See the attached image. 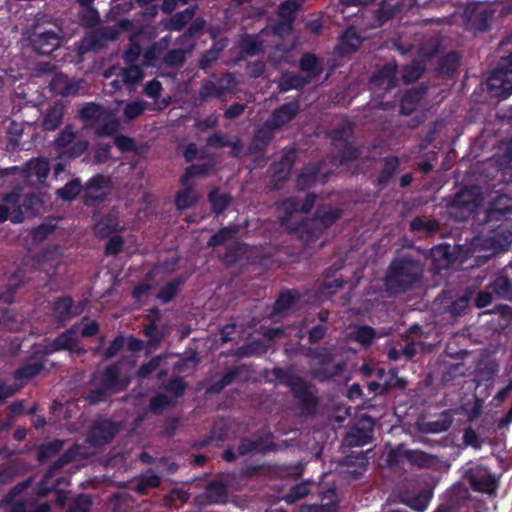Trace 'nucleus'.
<instances>
[{"instance_id":"864d4df0","label":"nucleus","mask_w":512,"mask_h":512,"mask_svg":"<svg viewBox=\"0 0 512 512\" xmlns=\"http://www.w3.org/2000/svg\"><path fill=\"white\" fill-rule=\"evenodd\" d=\"M341 49L345 53H352L359 49L361 39L352 29L346 30L340 38Z\"/></svg>"},{"instance_id":"bb28decb","label":"nucleus","mask_w":512,"mask_h":512,"mask_svg":"<svg viewBox=\"0 0 512 512\" xmlns=\"http://www.w3.org/2000/svg\"><path fill=\"white\" fill-rule=\"evenodd\" d=\"M273 139V130L266 128L257 129L248 145V154L264 153Z\"/></svg>"},{"instance_id":"393cba45","label":"nucleus","mask_w":512,"mask_h":512,"mask_svg":"<svg viewBox=\"0 0 512 512\" xmlns=\"http://www.w3.org/2000/svg\"><path fill=\"white\" fill-rule=\"evenodd\" d=\"M299 69L306 74L304 77L310 79L311 82L322 74L324 63L315 54L307 52L300 57Z\"/></svg>"},{"instance_id":"ddd939ff","label":"nucleus","mask_w":512,"mask_h":512,"mask_svg":"<svg viewBox=\"0 0 512 512\" xmlns=\"http://www.w3.org/2000/svg\"><path fill=\"white\" fill-rule=\"evenodd\" d=\"M300 104L298 100L284 103L274 109L270 117L265 121L266 128L273 131L291 122L299 113Z\"/></svg>"},{"instance_id":"052dcab7","label":"nucleus","mask_w":512,"mask_h":512,"mask_svg":"<svg viewBox=\"0 0 512 512\" xmlns=\"http://www.w3.org/2000/svg\"><path fill=\"white\" fill-rule=\"evenodd\" d=\"M310 493V484L308 482H302L296 484L290 488L287 494L284 496V500L288 504H293L298 500L306 497Z\"/></svg>"},{"instance_id":"774afa93","label":"nucleus","mask_w":512,"mask_h":512,"mask_svg":"<svg viewBox=\"0 0 512 512\" xmlns=\"http://www.w3.org/2000/svg\"><path fill=\"white\" fill-rule=\"evenodd\" d=\"M92 506L91 496L88 494H79L70 504L68 512H89Z\"/></svg>"},{"instance_id":"423d86ee","label":"nucleus","mask_w":512,"mask_h":512,"mask_svg":"<svg viewBox=\"0 0 512 512\" xmlns=\"http://www.w3.org/2000/svg\"><path fill=\"white\" fill-rule=\"evenodd\" d=\"M488 92L492 97L506 99L512 94V51L500 59L487 79Z\"/></svg>"},{"instance_id":"e2e57ef3","label":"nucleus","mask_w":512,"mask_h":512,"mask_svg":"<svg viewBox=\"0 0 512 512\" xmlns=\"http://www.w3.org/2000/svg\"><path fill=\"white\" fill-rule=\"evenodd\" d=\"M360 151L350 141L341 144V147L337 149V158L341 163L352 162L359 158Z\"/></svg>"},{"instance_id":"13d9d810","label":"nucleus","mask_w":512,"mask_h":512,"mask_svg":"<svg viewBox=\"0 0 512 512\" xmlns=\"http://www.w3.org/2000/svg\"><path fill=\"white\" fill-rule=\"evenodd\" d=\"M113 395L115 394L109 389L98 384L94 389L88 391L85 399L90 405H97L108 401Z\"/></svg>"},{"instance_id":"9b49d317","label":"nucleus","mask_w":512,"mask_h":512,"mask_svg":"<svg viewBox=\"0 0 512 512\" xmlns=\"http://www.w3.org/2000/svg\"><path fill=\"white\" fill-rule=\"evenodd\" d=\"M121 425L107 418L98 419L91 425L87 441L92 446H104L119 433Z\"/></svg>"},{"instance_id":"4be33fe9","label":"nucleus","mask_w":512,"mask_h":512,"mask_svg":"<svg viewBox=\"0 0 512 512\" xmlns=\"http://www.w3.org/2000/svg\"><path fill=\"white\" fill-rule=\"evenodd\" d=\"M343 463L348 468L347 473L350 474L353 479H358L365 473L367 469V452L352 451L351 453L345 456Z\"/></svg>"},{"instance_id":"58836bf2","label":"nucleus","mask_w":512,"mask_h":512,"mask_svg":"<svg viewBox=\"0 0 512 512\" xmlns=\"http://www.w3.org/2000/svg\"><path fill=\"white\" fill-rule=\"evenodd\" d=\"M227 92V88L222 85V80L216 82L204 80L198 92V99L201 103L205 102L210 97H221Z\"/></svg>"},{"instance_id":"0eeeda50","label":"nucleus","mask_w":512,"mask_h":512,"mask_svg":"<svg viewBox=\"0 0 512 512\" xmlns=\"http://www.w3.org/2000/svg\"><path fill=\"white\" fill-rule=\"evenodd\" d=\"M129 25L127 19L120 20L117 26H100L89 31L81 40L78 51L85 54L89 51L98 52L106 48L110 42L118 39L120 28H126Z\"/></svg>"},{"instance_id":"6ab92c4d","label":"nucleus","mask_w":512,"mask_h":512,"mask_svg":"<svg viewBox=\"0 0 512 512\" xmlns=\"http://www.w3.org/2000/svg\"><path fill=\"white\" fill-rule=\"evenodd\" d=\"M432 498V493L428 490H420L417 493L409 491H401L399 493V501L414 510L415 512H424Z\"/></svg>"},{"instance_id":"0e129e2a","label":"nucleus","mask_w":512,"mask_h":512,"mask_svg":"<svg viewBox=\"0 0 512 512\" xmlns=\"http://www.w3.org/2000/svg\"><path fill=\"white\" fill-rule=\"evenodd\" d=\"M28 172L35 175L39 182H43L49 175L50 169L48 163L44 160L35 159L27 163Z\"/></svg>"},{"instance_id":"473e14b6","label":"nucleus","mask_w":512,"mask_h":512,"mask_svg":"<svg viewBox=\"0 0 512 512\" xmlns=\"http://www.w3.org/2000/svg\"><path fill=\"white\" fill-rule=\"evenodd\" d=\"M64 106L56 102L49 106L42 119V128L45 131L56 130L63 122Z\"/></svg>"},{"instance_id":"f8f14e48","label":"nucleus","mask_w":512,"mask_h":512,"mask_svg":"<svg viewBox=\"0 0 512 512\" xmlns=\"http://www.w3.org/2000/svg\"><path fill=\"white\" fill-rule=\"evenodd\" d=\"M29 44L32 50L39 55H50L62 42L60 35L54 30H34L29 34Z\"/></svg>"},{"instance_id":"5fc2aeb1","label":"nucleus","mask_w":512,"mask_h":512,"mask_svg":"<svg viewBox=\"0 0 512 512\" xmlns=\"http://www.w3.org/2000/svg\"><path fill=\"white\" fill-rule=\"evenodd\" d=\"M376 333L373 327L368 325H361L356 327L353 332L352 338L354 341L361 344L363 347H369L375 339Z\"/></svg>"},{"instance_id":"8fccbe9b","label":"nucleus","mask_w":512,"mask_h":512,"mask_svg":"<svg viewBox=\"0 0 512 512\" xmlns=\"http://www.w3.org/2000/svg\"><path fill=\"white\" fill-rule=\"evenodd\" d=\"M439 229V223L434 219L425 220L422 217H415L410 221V231L413 233L425 232L433 234Z\"/></svg>"},{"instance_id":"20e7f679","label":"nucleus","mask_w":512,"mask_h":512,"mask_svg":"<svg viewBox=\"0 0 512 512\" xmlns=\"http://www.w3.org/2000/svg\"><path fill=\"white\" fill-rule=\"evenodd\" d=\"M397 65L395 63H386L377 70L370 79V87L375 95L374 107L381 110H390L394 107L391 101H383V93L391 91L397 87Z\"/></svg>"},{"instance_id":"c03bdc74","label":"nucleus","mask_w":512,"mask_h":512,"mask_svg":"<svg viewBox=\"0 0 512 512\" xmlns=\"http://www.w3.org/2000/svg\"><path fill=\"white\" fill-rule=\"evenodd\" d=\"M275 448V444L270 443L266 447H262V439H259L258 441L251 440L249 438H241L238 446H237V452L239 455L244 456L248 455L250 453L255 452H265L269 450H273Z\"/></svg>"},{"instance_id":"680f3d73","label":"nucleus","mask_w":512,"mask_h":512,"mask_svg":"<svg viewBox=\"0 0 512 512\" xmlns=\"http://www.w3.org/2000/svg\"><path fill=\"white\" fill-rule=\"evenodd\" d=\"M424 73V67L418 61L406 65L403 69V81L406 84H411L418 81Z\"/></svg>"},{"instance_id":"f257e3e1","label":"nucleus","mask_w":512,"mask_h":512,"mask_svg":"<svg viewBox=\"0 0 512 512\" xmlns=\"http://www.w3.org/2000/svg\"><path fill=\"white\" fill-rule=\"evenodd\" d=\"M422 276L421 262L411 255H403L390 262L383 284L389 294H402L419 282Z\"/></svg>"},{"instance_id":"7c9ffc66","label":"nucleus","mask_w":512,"mask_h":512,"mask_svg":"<svg viewBox=\"0 0 512 512\" xmlns=\"http://www.w3.org/2000/svg\"><path fill=\"white\" fill-rule=\"evenodd\" d=\"M309 83L310 79L297 73L286 71L282 73L278 81V90L281 93H286L293 89L302 90Z\"/></svg>"},{"instance_id":"2eb2a0df","label":"nucleus","mask_w":512,"mask_h":512,"mask_svg":"<svg viewBox=\"0 0 512 512\" xmlns=\"http://www.w3.org/2000/svg\"><path fill=\"white\" fill-rule=\"evenodd\" d=\"M78 327V324H74L60 333L50 344L42 348L44 354L49 355L59 351H73L75 344L78 342L76 337Z\"/></svg>"},{"instance_id":"f704fd0d","label":"nucleus","mask_w":512,"mask_h":512,"mask_svg":"<svg viewBox=\"0 0 512 512\" xmlns=\"http://www.w3.org/2000/svg\"><path fill=\"white\" fill-rule=\"evenodd\" d=\"M204 496L210 504H223L227 500V486L220 480L212 481L207 484Z\"/></svg>"},{"instance_id":"79ce46f5","label":"nucleus","mask_w":512,"mask_h":512,"mask_svg":"<svg viewBox=\"0 0 512 512\" xmlns=\"http://www.w3.org/2000/svg\"><path fill=\"white\" fill-rule=\"evenodd\" d=\"M239 232V226L236 224L228 225L220 228L207 241L208 247H218L234 238Z\"/></svg>"},{"instance_id":"6e6d98bb","label":"nucleus","mask_w":512,"mask_h":512,"mask_svg":"<svg viewBox=\"0 0 512 512\" xmlns=\"http://www.w3.org/2000/svg\"><path fill=\"white\" fill-rule=\"evenodd\" d=\"M185 61L186 55L184 50L181 48H174L169 50L162 58L163 64L171 68L182 67Z\"/></svg>"},{"instance_id":"72a5a7b5","label":"nucleus","mask_w":512,"mask_h":512,"mask_svg":"<svg viewBox=\"0 0 512 512\" xmlns=\"http://www.w3.org/2000/svg\"><path fill=\"white\" fill-rule=\"evenodd\" d=\"M207 199L215 216L223 214L232 203V196L229 193H220L218 187L208 192Z\"/></svg>"},{"instance_id":"c9c22d12","label":"nucleus","mask_w":512,"mask_h":512,"mask_svg":"<svg viewBox=\"0 0 512 512\" xmlns=\"http://www.w3.org/2000/svg\"><path fill=\"white\" fill-rule=\"evenodd\" d=\"M321 167L318 164L305 165L296 179V187L299 190H306L310 188L316 181Z\"/></svg>"},{"instance_id":"7ed1b4c3","label":"nucleus","mask_w":512,"mask_h":512,"mask_svg":"<svg viewBox=\"0 0 512 512\" xmlns=\"http://www.w3.org/2000/svg\"><path fill=\"white\" fill-rule=\"evenodd\" d=\"M447 201L450 214L458 221H466L480 206L483 197L479 186L463 187Z\"/></svg>"},{"instance_id":"37998d69","label":"nucleus","mask_w":512,"mask_h":512,"mask_svg":"<svg viewBox=\"0 0 512 512\" xmlns=\"http://www.w3.org/2000/svg\"><path fill=\"white\" fill-rule=\"evenodd\" d=\"M160 484V477L149 469L146 474L139 477L133 491L139 495H146L150 489L157 488Z\"/></svg>"},{"instance_id":"09e8293b","label":"nucleus","mask_w":512,"mask_h":512,"mask_svg":"<svg viewBox=\"0 0 512 512\" xmlns=\"http://www.w3.org/2000/svg\"><path fill=\"white\" fill-rule=\"evenodd\" d=\"M407 384L408 382L405 378L398 376V370L396 368H391L387 372V377L383 381V391L386 395L393 389L404 390Z\"/></svg>"},{"instance_id":"ea45409f","label":"nucleus","mask_w":512,"mask_h":512,"mask_svg":"<svg viewBox=\"0 0 512 512\" xmlns=\"http://www.w3.org/2000/svg\"><path fill=\"white\" fill-rule=\"evenodd\" d=\"M241 52L247 56H255L263 53V40L257 34H246L240 41Z\"/></svg>"},{"instance_id":"49530a36","label":"nucleus","mask_w":512,"mask_h":512,"mask_svg":"<svg viewBox=\"0 0 512 512\" xmlns=\"http://www.w3.org/2000/svg\"><path fill=\"white\" fill-rule=\"evenodd\" d=\"M81 192L83 193L81 180L79 178H74L57 190V196L63 201H72L76 199Z\"/></svg>"},{"instance_id":"de8ad7c7","label":"nucleus","mask_w":512,"mask_h":512,"mask_svg":"<svg viewBox=\"0 0 512 512\" xmlns=\"http://www.w3.org/2000/svg\"><path fill=\"white\" fill-rule=\"evenodd\" d=\"M403 456L411 465L419 468H428L433 462L432 457L421 450H405Z\"/></svg>"},{"instance_id":"3c124183","label":"nucleus","mask_w":512,"mask_h":512,"mask_svg":"<svg viewBox=\"0 0 512 512\" xmlns=\"http://www.w3.org/2000/svg\"><path fill=\"white\" fill-rule=\"evenodd\" d=\"M100 122H102V124L95 129V134L99 137L113 136L120 129V121L117 118L112 117L111 114L109 116H104V119Z\"/></svg>"},{"instance_id":"cd10ccee","label":"nucleus","mask_w":512,"mask_h":512,"mask_svg":"<svg viewBox=\"0 0 512 512\" xmlns=\"http://www.w3.org/2000/svg\"><path fill=\"white\" fill-rule=\"evenodd\" d=\"M197 9L198 6L194 5L176 12L164 24L165 29L168 31H181L190 21H192Z\"/></svg>"},{"instance_id":"39448f33","label":"nucleus","mask_w":512,"mask_h":512,"mask_svg":"<svg viewBox=\"0 0 512 512\" xmlns=\"http://www.w3.org/2000/svg\"><path fill=\"white\" fill-rule=\"evenodd\" d=\"M343 215V210L329 205L318 206L314 218L300 227L306 241H315L325 230L333 226Z\"/></svg>"},{"instance_id":"a878e982","label":"nucleus","mask_w":512,"mask_h":512,"mask_svg":"<svg viewBox=\"0 0 512 512\" xmlns=\"http://www.w3.org/2000/svg\"><path fill=\"white\" fill-rule=\"evenodd\" d=\"M295 151L284 153L279 161L271 164V172L275 179L284 181L288 178L295 163Z\"/></svg>"},{"instance_id":"bf43d9fd","label":"nucleus","mask_w":512,"mask_h":512,"mask_svg":"<svg viewBox=\"0 0 512 512\" xmlns=\"http://www.w3.org/2000/svg\"><path fill=\"white\" fill-rule=\"evenodd\" d=\"M3 201L13 207V212L10 217L13 223H21L24 220V215L19 204L20 195L15 192H10L4 195Z\"/></svg>"},{"instance_id":"6e6552de","label":"nucleus","mask_w":512,"mask_h":512,"mask_svg":"<svg viewBox=\"0 0 512 512\" xmlns=\"http://www.w3.org/2000/svg\"><path fill=\"white\" fill-rule=\"evenodd\" d=\"M76 132L73 125L68 124L57 135L53 141V146L59 152V156L67 159H75L83 155L87 148L88 142L84 139L75 141Z\"/></svg>"},{"instance_id":"603ef678","label":"nucleus","mask_w":512,"mask_h":512,"mask_svg":"<svg viewBox=\"0 0 512 512\" xmlns=\"http://www.w3.org/2000/svg\"><path fill=\"white\" fill-rule=\"evenodd\" d=\"M162 53L163 47L157 42L152 43L143 53L142 66L157 67Z\"/></svg>"},{"instance_id":"a19ab883","label":"nucleus","mask_w":512,"mask_h":512,"mask_svg":"<svg viewBox=\"0 0 512 512\" xmlns=\"http://www.w3.org/2000/svg\"><path fill=\"white\" fill-rule=\"evenodd\" d=\"M185 280L181 276H177L167 282L156 295V298L160 300L162 303H169L172 301L180 291L181 286L184 284Z\"/></svg>"},{"instance_id":"a18cd8bd","label":"nucleus","mask_w":512,"mask_h":512,"mask_svg":"<svg viewBox=\"0 0 512 512\" xmlns=\"http://www.w3.org/2000/svg\"><path fill=\"white\" fill-rule=\"evenodd\" d=\"M64 441L54 439L50 442L41 444L37 449V460L44 463L53 456L57 455L63 448Z\"/></svg>"},{"instance_id":"f03ea898","label":"nucleus","mask_w":512,"mask_h":512,"mask_svg":"<svg viewBox=\"0 0 512 512\" xmlns=\"http://www.w3.org/2000/svg\"><path fill=\"white\" fill-rule=\"evenodd\" d=\"M273 374L281 384L291 390L301 414L306 417H313L319 405L315 386L299 375L290 373L280 367L274 368Z\"/></svg>"},{"instance_id":"a211bd4d","label":"nucleus","mask_w":512,"mask_h":512,"mask_svg":"<svg viewBox=\"0 0 512 512\" xmlns=\"http://www.w3.org/2000/svg\"><path fill=\"white\" fill-rule=\"evenodd\" d=\"M52 309L56 322L61 325H65L82 312V309L74 308L73 298L69 295L57 297Z\"/></svg>"},{"instance_id":"f3484780","label":"nucleus","mask_w":512,"mask_h":512,"mask_svg":"<svg viewBox=\"0 0 512 512\" xmlns=\"http://www.w3.org/2000/svg\"><path fill=\"white\" fill-rule=\"evenodd\" d=\"M121 230L118 215L114 211L94 218L93 232L99 239H106Z\"/></svg>"},{"instance_id":"c756f323","label":"nucleus","mask_w":512,"mask_h":512,"mask_svg":"<svg viewBox=\"0 0 512 512\" xmlns=\"http://www.w3.org/2000/svg\"><path fill=\"white\" fill-rule=\"evenodd\" d=\"M216 162L213 158L200 164H191L185 168L184 173L180 177V184L186 185L191 178L207 177L214 170Z\"/></svg>"},{"instance_id":"dca6fc26","label":"nucleus","mask_w":512,"mask_h":512,"mask_svg":"<svg viewBox=\"0 0 512 512\" xmlns=\"http://www.w3.org/2000/svg\"><path fill=\"white\" fill-rule=\"evenodd\" d=\"M98 384L109 389L114 394L120 393L127 388V383L121 380L120 363H113L107 366L99 376Z\"/></svg>"},{"instance_id":"aec40b11","label":"nucleus","mask_w":512,"mask_h":512,"mask_svg":"<svg viewBox=\"0 0 512 512\" xmlns=\"http://www.w3.org/2000/svg\"><path fill=\"white\" fill-rule=\"evenodd\" d=\"M399 165L400 162L397 156L389 155L382 159V168L380 173L373 181V184L377 190L382 191L388 186L396 171L398 170Z\"/></svg>"},{"instance_id":"c85d7f7f","label":"nucleus","mask_w":512,"mask_h":512,"mask_svg":"<svg viewBox=\"0 0 512 512\" xmlns=\"http://www.w3.org/2000/svg\"><path fill=\"white\" fill-rule=\"evenodd\" d=\"M181 186L182 188L175 195V206L179 211L189 209L198 202V195L193 183H186V185Z\"/></svg>"},{"instance_id":"5701e85b","label":"nucleus","mask_w":512,"mask_h":512,"mask_svg":"<svg viewBox=\"0 0 512 512\" xmlns=\"http://www.w3.org/2000/svg\"><path fill=\"white\" fill-rule=\"evenodd\" d=\"M512 212V198L506 194L497 195L489 204L487 217L489 220L500 221Z\"/></svg>"},{"instance_id":"4468645a","label":"nucleus","mask_w":512,"mask_h":512,"mask_svg":"<svg viewBox=\"0 0 512 512\" xmlns=\"http://www.w3.org/2000/svg\"><path fill=\"white\" fill-rule=\"evenodd\" d=\"M47 355L42 349L33 351L29 357V361L18 367L13 377L16 381L29 380L39 375L44 369V359Z\"/></svg>"},{"instance_id":"338daca9","label":"nucleus","mask_w":512,"mask_h":512,"mask_svg":"<svg viewBox=\"0 0 512 512\" xmlns=\"http://www.w3.org/2000/svg\"><path fill=\"white\" fill-rule=\"evenodd\" d=\"M124 238L121 235H111L104 247V255L107 257L118 256L124 248Z\"/></svg>"},{"instance_id":"69168bd1","label":"nucleus","mask_w":512,"mask_h":512,"mask_svg":"<svg viewBox=\"0 0 512 512\" xmlns=\"http://www.w3.org/2000/svg\"><path fill=\"white\" fill-rule=\"evenodd\" d=\"M143 77L144 73L141 67L133 64L123 69L121 73V80L126 85H136L142 81Z\"/></svg>"},{"instance_id":"9d476101","label":"nucleus","mask_w":512,"mask_h":512,"mask_svg":"<svg viewBox=\"0 0 512 512\" xmlns=\"http://www.w3.org/2000/svg\"><path fill=\"white\" fill-rule=\"evenodd\" d=\"M471 489L487 494L494 493L498 488V481L490 469L484 465L469 468L464 475Z\"/></svg>"},{"instance_id":"412c9836","label":"nucleus","mask_w":512,"mask_h":512,"mask_svg":"<svg viewBox=\"0 0 512 512\" xmlns=\"http://www.w3.org/2000/svg\"><path fill=\"white\" fill-rule=\"evenodd\" d=\"M302 294L298 289L282 288L273 304L274 315L282 314L291 309L300 299Z\"/></svg>"},{"instance_id":"e433bc0d","label":"nucleus","mask_w":512,"mask_h":512,"mask_svg":"<svg viewBox=\"0 0 512 512\" xmlns=\"http://www.w3.org/2000/svg\"><path fill=\"white\" fill-rule=\"evenodd\" d=\"M423 94V91L417 89L407 91L400 99L399 113L405 116L411 115L416 110Z\"/></svg>"},{"instance_id":"2f4dec72","label":"nucleus","mask_w":512,"mask_h":512,"mask_svg":"<svg viewBox=\"0 0 512 512\" xmlns=\"http://www.w3.org/2000/svg\"><path fill=\"white\" fill-rule=\"evenodd\" d=\"M489 287L497 297L512 301V278L508 275L507 270L501 272Z\"/></svg>"},{"instance_id":"4d7b16f0","label":"nucleus","mask_w":512,"mask_h":512,"mask_svg":"<svg viewBox=\"0 0 512 512\" xmlns=\"http://www.w3.org/2000/svg\"><path fill=\"white\" fill-rule=\"evenodd\" d=\"M244 253V244L235 242L226 246L225 253L222 256V261L227 265H234Z\"/></svg>"},{"instance_id":"4c0bfd02","label":"nucleus","mask_w":512,"mask_h":512,"mask_svg":"<svg viewBox=\"0 0 512 512\" xmlns=\"http://www.w3.org/2000/svg\"><path fill=\"white\" fill-rule=\"evenodd\" d=\"M453 421L454 418L451 410H444L435 420H431L425 423V431L428 433L446 432L451 427Z\"/></svg>"},{"instance_id":"b1692460","label":"nucleus","mask_w":512,"mask_h":512,"mask_svg":"<svg viewBox=\"0 0 512 512\" xmlns=\"http://www.w3.org/2000/svg\"><path fill=\"white\" fill-rule=\"evenodd\" d=\"M109 115L110 111L107 108L94 102L85 104L79 111V118L89 127L95 126L104 119V116Z\"/></svg>"},{"instance_id":"1a4fd4ad","label":"nucleus","mask_w":512,"mask_h":512,"mask_svg":"<svg viewBox=\"0 0 512 512\" xmlns=\"http://www.w3.org/2000/svg\"><path fill=\"white\" fill-rule=\"evenodd\" d=\"M111 185L109 177L103 174L92 176L83 186L82 201L87 207H94L107 199Z\"/></svg>"}]
</instances>
